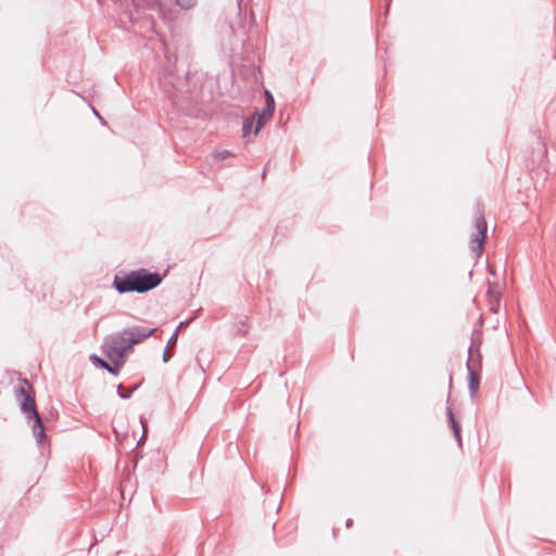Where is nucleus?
Returning <instances> with one entry per match:
<instances>
[{
    "label": "nucleus",
    "instance_id": "obj_18",
    "mask_svg": "<svg viewBox=\"0 0 556 556\" xmlns=\"http://www.w3.org/2000/svg\"><path fill=\"white\" fill-rule=\"evenodd\" d=\"M177 337H178V329L173 333V336L170 337L169 341H168V344L172 343L173 341H176L177 340Z\"/></svg>",
    "mask_w": 556,
    "mask_h": 556
},
{
    "label": "nucleus",
    "instance_id": "obj_20",
    "mask_svg": "<svg viewBox=\"0 0 556 556\" xmlns=\"http://www.w3.org/2000/svg\"><path fill=\"white\" fill-rule=\"evenodd\" d=\"M92 112L94 113L96 116H98L101 119V116L96 109H92Z\"/></svg>",
    "mask_w": 556,
    "mask_h": 556
},
{
    "label": "nucleus",
    "instance_id": "obj_13",
    "mask_svg": "<svg viewBox=\"0 0 556 556\" xmlns=\"http://www.w3.org/2000/svg\"><path fill=\"white\" fill-rule=\"evenodd\" d=\"M488 296H489L490 303L496 302V304L500 305V300H501L500 291H495L490 287L488 290Z\"/></svg>",
    "mask_w": 556,
    "mask_h": 556
},
{
    "label": "nucleus",
    "instance_id": "obj_16",
    "mask_svg": "<svg viewBox=\"0 0 556 556\" xmlns=\"http://www.w3.org/2000/svg\"><path fill=\"white\" fill-rule=\"evenodd\" d=\"M173 354L167 351V349L163 353V361L167 363L172 358Z\"/></svg>",
    "mask_w": 556,
    "mask_h": 556
},
{
    "label": "nucleus",
    "instance_id": "obj_14",
    "mask_svg": "<svg viewBox=\"0 0 556 556\" xmlns=\"http://www.w3.org/2000/svg\"><path fill=\"white\" fill-rule=\"evenodd\" d=\"M91 361L94 366L103 368V369H106V367L109 366V363L106 361H104L103 358H101L97 355H92Z\"/></svg>",
    "mask_w": 556,
    "mask_h": 556
},
{
    "label": "nucleus",
    "instance_id": "obj_19",
    "mask_svg": "<svg viewBox=\"0 0 556 556\" xmlns=\"http://www.w3.org/2000/svg\"><path fill=\"white\" fill-rule=\"evenodd\" d=\"M345 523H346V527L349 528V527H351V526H352L353 520H352V519H348Z\"/></svg>",
    "mask_w": 556,
    "mask_h": 556
},
{
    "label": "nucleus",
    "instance_id": "obj_7",
    "mask_svg": "<svg viewBox=\"0 0 556 556\" xmlns=\"http://www.w3.org/2000/svg\"><path fill=\"white\" fill-rule=\"evenodd\" d=\"M253 115H255L256 118V126L254 129V134L257 135L261 128L264 126V124L271 118L273 114H267V108H264L262 113L255 112Z\"/></svg>",
    "mask_w": 556,
    "mask_h": 556
},
{
    "label": "nucleus",
    "instance_id": "obj_2",
    "mask_svg": "<svg viewBox=\"0 0 556 556\" xmlns=\"http://www.w3.org/2000/svg\"><path fill=\"white\" fill-rule=\"evenodd\" d=\"M162 276L151 273L146 268H139L126 274H116L113 279V287L119 293H146L155 289L162 282Z\"/></svg>",
    "mask_w": 556,
    "mask_h": 556
},
{
    "label": "nucleus",
    "instance_id": "obj_10",
    "mask_svg": "<svg viewBox=\"0 0 556 556\" xmlns=\"http://www.w3.org/2000/svg\"><path fill=\"white\" fill-rule=\"evenodd\" d=\"M265 108H267V114H274L275 111V101L273 94L266 90L265 91Z\"/></svg>",
    "mask_w": 556,
    "mask_h": 556
},
{
    "label": "nucleus",
    "instance_id": "obj_9",
    "mask_svg": "<svg viewBox=\"0 0 556 556\" xmlns=\"http://www.w3.org/2000/svg\"><path fill=\"white\" fill-rule=\"evenodd\" d=\"M254 121H255V115L247 117L243 121V124H242V135H243V137H247V136L250 135Z\"/></svg>",
    "mask_w": 556,
    "mask_h": 556
},
{
    "label": "nucleus",
    "instance_id": "obj_12",
    "mask_svg": "<svg viewBox=\"0 0 556 556\" xmlns=\"http://www.w3.org/2000/svg\"><path fill=\"white\" fill-rule=\"evenodd\" d=\"M175 2L182 10H189L197 4V0H175Z\"/></svg>",
    "mask_w": 556,
    "mask_h": 556
},
{
    "label": "nucleus",
    "instance_id": "obj_15",
    "mask_svg": "<svg viewBox=\"0 0 556 556\" xmlns=\"http://www.w3.org/2000/svg\"><path fill=\"white\" fill-rule=\"evenodd\" d=\"M233 154L228 151V150H216L214 152V156L217 159V160H220V161H224L226 159H228L229 156H232Z\"/></svg>",
    "mask_w": 556,
    "mask_h": 556
},
{
    "label": "nucleus",
    "instance_id": "obj_8",
    "mask_svg": "<svg viewBox=\"0 0 556 556\" xmlns=\"http://www.w3.org/2000/svg\"><path fill=\"white\" fill-rule=\"evenodd\" d=\"M112 365L109 364V366L106 367L105 370H108L110 374L116 376L118 375L121 368L124 366L125 364V358H122V357H108Z\"/></svg>",
    "mask_w": 556,
    "mask_h": 556
},
{
    "label": "nucleus",
    "instance_id": "obj_3",
    "mask_svg": "<svg viewBox=\"0 0 556 556\" xmlns=\"http://www.w3.org/2000/svg\"><path fill=\"white\" fill-rule=\"evenodd\" d=\"M16 396L21 401V409L27 415L28 419H33V434L38 444H42L46 438V429L42 419L37 412L35 399L26 392L24 387L16 390Z\"/></svg>",
    "mask_w": 556,
    "mask_h": 556
},
{
    "label": "nucleus",
    "instance_id": "obj_17",
    "mask_svg": "<svg viewBox=\"0 0 556 556\" xmlns=\"http://www.w3.org/2000/svg\"><path fill=\"white\" fill-rule=\"evenodd\" d=\"M498 306H500V305H497V304H496V302L490 303V309H491L493 313H497V311H498Z\"/></svg>",
    "mask_w": 556,
    "mask_h": 556
},
{
    "label": "nucleus",
    "instance_id": "obj_1",
    "mask_svg": "<svg viewBox=\"0 0 556 556\" xmlns=\"http://www.w3.org/2000/svg\"><path fill=\"white\" fill-rule=\"evenodd\" d=\"M155 331L156 328L132 326L122 331L111 333L102 343V352L106 357L125 358V355L128 351L132 350L134 345L143 342Z\"/></svg>",
    "mask_w": 556,
    "mask_h": 556
},
{
    "label": "nucleus",
    "instance_id": "obj_4",
    "mask_svg": "<svg viewBox=\"0 0 556 556\" xmlns=\"http://www.w3.org/2000/svg\"><path fill=\"white\" fill-rule=\"evenodd\" d=\"M468 353L469 356L466 363L468 371V389L470 396L475 397L480 386L481 355L478 353L477 357H475L473 348L471 345L468 349Z\"/></svg>",
    "mask_w": 556,
    "mask_h": 556
},
{
    "label": "nucleus",
    "instance_id": "obj_5",
    "mask_svg": "<svg viewBox=\"0 0 556 556\" xmlns=\"http://www.w3.org/2000/svg\"><path fill=\"white\" fill-rule=\"evenodd\" d=\"M475 228L476 233L470 239V249L477 256H480L486 239L488 225L483 212L479 208L475 214Z\"/></svg>",
    "mask_w": 556,
    "mask_h": 556
},
{
    "label": "nucleus",
    "instance_id": "obj_11",
    "mask_svg": "<svg viewBox=\"0 0 556 556\" xmlns=\"http://www.w3.org/2000/svg\"><path fill=\"white\" fill-rule=\"evenodd\" d=\"M138 389V386H135L134 388H131L129 391H123V386L122 384H118L117 386V394L121 399L123 400H127V399H130L131 394L134 391H136Z\"/></svg>",
    "mask_w": 556,
    "mask_h": 556
},
{
    "label": "nucleus",
    "instance_id": "obj_21",
    "mask_svg": "<svg viewBox=\"0 0 556 556\" xmlns=\"http://www.w3.org/2000/svg\"><path fill=\"white\" fill-rule=\"evenodd\" d=\"M185 323L184 321H180L179 326H178V329L184 325Z\"/></svg>",
    "mask_w": 556,
    "mask_h": 556
},
{
    "label": "nucleus",
    "instance_id": "obj_6",
    "mask_svg": "<svg viewBox=\"0 0 556 556\" xmlns=\"http://www.w3.org/2000/svg\"><path fill=\"white\" fill-rule=\"evenodd\" d=\"M446 415H447V419H448V425L453 431V434L458 443L459 446L463 445V441H462V434H460V425L459 422L455 419V416L453 414V410L451 407H447L446 409Z\"/></svg>",
    "mask_w": 556,
    "mask_h": 556
}]
</instances>
